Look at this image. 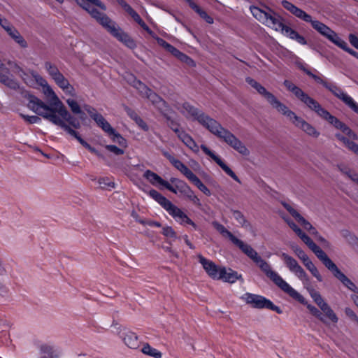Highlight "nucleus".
<instances>
[{
	"instance_id": "obj_60",
	"label": "nucleus",
	"mask_w": 358,
	"mask_h": 358,
	"mask_svg": "<svg viewBox=\"0 0 358 358\" xmlns=\"http://www.w3.org/2000/svg\"><path fill=\"white\" fill-rule=\"evenodd\" d=\"M138 24L157 41V38L159 37L156 36V34L147 26V24L143 20Z\"/></svg>"
},
{
	"instance_id": "obj_52",
	"label": "nucleus",
	"mask_w": 358,
	"mask_h": 358,
	"mask_svg": "<svg viewBox=\"0 0 358 358\" xmlns=\"http://www.w3.org/2000/svg\"><path fill=\"white\" fill-rule=\"evenodd\" d=\"M295 255L303 262L308 256L299 247L294 245L292 247Z\"/></svg>"
},
{
	"instance_id": "obj_1",
	"label": "nucleus",
	"mask_w": 358,
	"mask_h": 358,
	"mask_svg": "<svg viewBox=\"0 0 358 358\" xmlns=\"http://www.w3.org/2000/svg\"><path fill=\"white\" fill-rule=\"evenodd\" d=\"M36 79L38 85L42 87L43 93L50 106L45 104L34 95L26 93L24 97L28 101L27 107L52 124L60 127H64L69 131L70 130L67 128L66 122L75 128H79L80 126V121L69 113L48 82L43 77L36 76Z\"/></svg>"
},
{
	"instance_id": "obj_54",
	"label": "nucleus",
	"mask_w": 358,
	"mask_h": 358,
	"mask_svg": "<svg viewBox=\"0 0 358 358\" xmlns=\"http://www.w3.org/2000/svg\"><path fill=\"white\" fill-rule=\"evenodd\" d=\"M99 185L101 188H113L114 182L108 178H101L99 180Z\"/></svg>"
},
{
	"instance_id": "obj_64",
	"label": "nucleus",
	"mask_w": 358,
	"mask_h": 358,
	"mask_svg": "<svg viewBox=\"0 0 358 358\" xmlns=\"http://www.w3.org/2000/svg\"><path fill=\"white\" fill-rule=\"evenodd\" d=\"M138 24L157 41V38L159 37L156 36V34L147 26V24L143 20Z\"/></svg>"
},
{
	"instance_id": "obj_23",
	"label": "nucleus",
	"mask_w": 358,
	"mask_h": 358,
	"mask_svg": "<svg viewBox=\"0 0 358 358\" xmlns=\"http://www.w3.org/2000/svg\"><path fill=\"white\" fill-rule=\"evenodd\" d=\"M201 149L206 155L211 157L227 175L231 177L234 180L240 182L238 178L234 173V172L226 164H224V162L218 156H217L213 151L208 148L207 146L205 145H201Z\"/></svg>"
},
{
	"instance_id": "obj_12",
	"label": "nucleus",
	"mask_w": 358,
	"mask_h": 358,
	"mask_svg": "<svg viewBox=\"0 0 358 358\" xmlns=\"http://www.w3.org/2000/svg\"><path fill=\"white\" fill-rule=\"evenodd\" d=\"M170 181L171 184L168 182V185L166 187L168 190L176 194H179L180 196L192 202L194 205L198 206H201L199 199L195 195L193 190L185 182L176 178H171Z\"/></svg>"
},
{
	"instance_id": "obj_11",
	"label": "nucleus",
	"mask_w": 358,
	"mask_h": 358,
	"mask_svg": "<svg viewBox=\"0 0 358 358\" xmlns=\"http://www.w3.org/2000/svg\"><path fill=\"white\" fill-rule=\"evenodd\" d=\"M91 118L94 120L97 126L106 134L113 142L117 143L122 148L127 147V140L110 125L101 114L91 112Z\"/></svg>"
},
{
	"instance_id": "obj_46",
	"label": "nucleus",
	"mask_w": 358,
	"mask_h": 358,
	"mask_svg": "<svg viewBox=\"0 0 358 358\" xmlns=\"http://www.w3.org/2000/svg\"><path fill=\"white\" fill-rule=\"evenodd\" d=\"M20 48H27L28 47V43L24 37L21 35L19 31L15 34L11 38Z\"/></svg>"
},
{
	"instance_id": "obj_58",
	"label": "nucleus",
	"mask_w": 358,
	"mask_h": 358,
	"mask_svg": "<svg viewBox=\"0 0 358 358\" xmlns=\"http://www.w3.org/2000/svg\"><path fill=\"white\" fill-rule=\"evenodd\" d=\"M138 24L157 41V38L159 37L156 36V34L147 26V24L143 20Z\"/></svg>"
},
{
	"instance_id": "obj_30",
	"label": "nucleus",
	"mask_w": 358,
	"mask_h": 358,
	"mask_svg": "<svg viewBox=\"0 0 358 358\" xmlns=\"http://www.w3.org/2000/svg\"><path fill=\"white\" fill-rule=\"evenodd\" d=\"M40 353L43 358H59V353L51 345L43 344L40 346Z\"/></svg>"
},
{
	"instance_id": "obj_32",
	"label": "nucleus",
	"mask_w": 358,
	"mask_h": 358,
	"mask_svg": "<svg viewBox=\"0 0 358 358\" xmlns=\"http://www.w3.org/2000/svg\"><path fill=\"white\" fill-rule=\"evenodd\" d=\"M303 287L308 290L313 301L320 308H321L323 306V304L327 303V302H325L324 300L322 299L320 294L310 286V280L309 283L308 285H303Z\"/></svg>"
},
{
	"instance_id": "obj_14",
	"label": "nucleus",
	"mask_w": 358,
	"mask_h": 358,
	"mask_svg": "<svg viewBox=\"0 0 358 358\" xmlns=\"http://www.w3.org/2000/svg\"><path fill=\"white\" fill-rule=\"evenodd\" d=\"M310 109L314 110L322 118L327 120L336 128L341 129L343 133L348 135L350 138L353 139L357 138L356 134L353 133L349 127L341 122L338 118L331 115L327 110L323 108L317 101H315V104H313Z\"/></svg>"
},
{
	"instance_id": "obj_20",
	"label": "nucleus",
	"mask_w": 358,
	"mask_h": 358,
	"mask_svg": "<svg viewBox=\"0 0 358 358\" xmlns=\"http://www.w3.org/2000/svg\"><path fill=\"white\" fill-rule=\"evenodd\" d=\"M117 334L129 348L137 349L139 347L138 336L129 329L120 327L117 328Z\"/></svg>"
},
{
	"instance_id": "obj_24",
	"label": "nucleus",
	"mask_w": 358,
	"mask_h": 358,
	"mask_svg": "<svg viewBox=\"0 0 358 358\" xmlns=\"http://www.w3.org/2000/svg\"><path fill=\"white\" fill-rule=\"evenodd\" d=\"M0 83L12 90L19 88L18 83L13 78L9 69L0 62Z\"/></svg>"
},
{
	"instance_id": "obj_28",
	"label": "nucleus",
	"mask_w": 358,
	"mask_h": 358,
	"mask_svg": "<svg viewBox=\"0 0 358 358\" xmlns=\"http://www.w3.org/2000/svg\"><path fill=\"white\" fill-rule=\"evenodd\" d=\"M12 327V324L7 320H0V345H8L11 343L10 336V329Z\"/></svg>"
},
{
	"instance_id": "obj_53",
	"label": "nucleus",
	"mask_w": 358,
	"mask_h": 358,
	"mask_svg": "<svg viewBox=\"0 0 358 358\" xmlns=\"http://www.w3.org/2000/svg\"><path fill=\"white\" fill-rule=\"evenodd\" d=\"M178 59L181 61L182 62L187 64L189 66H194L195 63L189 56L187 55L182 53L181 55L179 57Z\"/></svg>"
},
{
	"instance_id": "obj_48",
	"label": "nucleus",
	"mask_w": 358,
	"mask_h": 358,
	"mask_svg": "<svg viewBox=\"0 0 358 358\" xmlns=\"http://www.w3.org/2000/svg\"><path fill=\"white\" fill-rule=\"evenodd\" d=\"M117 147L115 145H108L106 146V148L109 152L113 153L115 155H122L124 153V149L126 148H122L120 145Z\"/></svg>"
},
{
	"instance_id": "obj_6",
	"label": "nucleus",
	"mask_w": 358,
	"mask_h": 358,
	"mask_svg": "<svg viewBox=\"0 0 358 358\" xmlns=\"http://www.w3.org/2000/svg\"><path fill=\"white\" fill-rule=\"evenodd\" d=\"M106 6L99 0H91V17L94 18L107 31L129 49L136 48L135 41L115 22L109 18L104 11Z\"/></svg>"
},
{
	"instance_id": "obj_13",
	"label": "nucleus",
	"mask_w": 358,
	"mask_h": 358,
	"mask_svg": "<svg viewBox=\"0 0 358 358\" xmlns=\"http://www.w3.org/2000/svg\"><path fill=\"white\" fill-rule=\"evenodd\" d=\"M44 66L48 75L66 94L73 97H77L74 87L69 83V80L59 71L58 68L55 64L50 62H46L44 64Z\"/></svg>"
},
{
	"instance_id": "obj_39",
	"label": "nucleus",
	"mask_w": 358,
	"mask_h": 358,
	"mask_svg": "<svg viewBox=\"0 0 358 358\" xmlns=\"http://www.w3.org/2000/svg\"><path fill=\"white\" fill-rule=\"evenodd\" d=\"M141 352L148 356L155 358H161L162 353L157 349L152 348L148 343H144Z\"/></svg>"
},
{
	"instance_id": "obj_33",
	"label": "nucleus",
	"mask_w": 358,
	"mask_h": 358,
	"mask_svg": "<svg viewBox=\"0 0 358 358\" xmlns=\"http://www.w3.org/2000/svg\"><path fill=\"white\" fill-rule=\"evenodd\" d=\"M172 165L180 171L188 180L194 174L186 165L177 159L173 161Z\"/></svg>"
},
{
	"instance_id": "obj_44",
	"label": "nucleus",
	"mask_w": 358,
	"mask_h": 358,
	"mask_svg": "<svg viewBox=\"0 0 358 358\" xmlns=\"http://www.w3.org/2000/svg\"><path fill=\"white\" fill-rule=\"evenodd\" d=\"M280 216L288 226L297 234V236H299L303 232V231L289 217L283 214H280Z\"/></svg>"
},
{
	"instance_id": "obj_22",
	"label": "nucleus",
	"mask_w": 358,
	"mask_h": 358,
	"mask_svg": "<svg viewBox=\"0 0 358 358\" xmlns=\"http://www.w3.org/2000/svg\"><path fill=\"white\" fill-rule=\"evenodd\" d=\"M241 299L255 308H266L269 300L263 296L251 293L244 294Z\"/></svg>"
},
{
	"instance_id": "obj_19",
	"label": "nucleus",
	"mask_w": 358,
	"mask_h": 358,
	"mask_svg": "<svg viewBox=\"0 0 358 358\" xmlns=\"http://www.w3.org/2000/svg\"><path fill=\"white\" fill-rule=\"evenodd\" d=\"M298 236L315 254L317 257L323 263L324 265H325L331 260L327 255L319 246H317L303 231Z\"/></svg>"
},
{
	"instance_id": "obj_3",
	"label": "nucleus",
	"mask_w": 358,
	"mask_h": 358,
	"mask_svg": "<svg viewBox=\"0 0 358 358\" xmlns=\"http://www.w3.org/2000/svg\"><path fill=\"white\" fill-rule=\"evenodd\" d=\"M213 227L224 237L228 238L245 255L250 258L282 291L303 304H307L304 297L287 282L277 272L274 271L267 262L263 259L250 245L234 236L224 225L217 222L212 223Z\"/></svg>"
},
{
	"instance_id": "obj_9",
	"label": "nucleus",
	"mask_w": 358,
	"mask_h": 358,
	"mask_svg": "<svg viewBox=\"0 0 358 358\" xmlns=\"http://www.w3.org/2000/svg\"><path fill=\"white\" fill-rule=\"evenodd\" d=\"M250 11L252 15L260 22L277 31H280L283 35L291 39L294 40L299 34L298 32L289 27L285 25L282 23V18L271 10L266 12L258 7L251 6Z\"/></svg>"
},
{
	"instance_id": "obj_35",
	"label": "nucleus",
	"mask_w": 358,
	"mask_h": 358,
	"mask_svg": "<svg viewBox=\"0 0 358 358\" xmlns=\"http://www.w3.org/2000/svg\"><path fill=\"white\" fill-rule=\"evenodd\" d=\"M188 3L189 6L195 10L203 19H204L208 24H213V19L209 16L206 12L203 10L200 7L196 5L194 2H193L192 0H186Z\"/></svg>"
},
{
	"instance_id": "obj_50",
	"label": "nucleus",
	"mask_w": 358,
	"mask_h": 358,
	"mask_svg": "<svg viewBox=\"0 0 358 358\" xmlns=\"http://www.w3.org/2000/svg\"><path fill=\"white\" fill-rule=\"evenodd\" d=\"M307 308L309 310V311L313 315L317 317L322 322H325V320L322 317V313L316 307L310 304H307Z\"/></svg>"
},
{
	"instance_id": "obj_36",
	"label": "nucleus",
	"mask_w": 358,
	"mask_h": 358,
	"mask_svg": "<svg viewBox=\"0 0 358 358\" xmlns=\"http://www.w3.org/2000/svg\"><path fill=\"white\" fill-rule=\"evenodd\" d=\"M36 76L41 77L36 72L32 71L29 73H24L22 78L27 85L35 87L36 85H38V82L36 80Z\"/></svg>"
},
{
	"instance_id": "obj_26",
	"label": "nucleus",
	"mask_w": 358,
	"mask_h": 358,
	"mask_svg": "<svg viewBox=\"0 0 358 358\" xmlns=\"http://www.w3.org/2000/svg\"><path fill=\"white\" fill-rule=\"evenodd\" d=\"M172 129L176 132L178 137L181 141L189 148L192 152L198 153L199 151V146L194 141V140L185 131L180 130L177 127H172Z\"/></svg>"
},
{
	"instance_id": "obj_37",
	"label": "nucleus",
	"mask_w": 358,
	"mask_h": 358,
	"mask_svg": "<svg viewBox=\"0 0 358 358\" xmlns=\"http://www.w3.org/2000/svg\"><path fill=\"white\" fill-rule=\"evenodd\" d=\"M321 310L324 313L325 316L333 323H337L338 321V318L334 311L331 309V308L328 305V303L323 304V306L320 308Z\"/></svg>"
},
{
	"instance_id": "obj_7",
	"label": "nucleus",
	"mask_w": 358,
	"mask_h": 358,
	"mask_svg": "<svg viewBox=\"0 0 358 358\" xmlns=\"http://www.w3.org/2000/svg\"><path fill=\"white\" fill-rule=\"evenodd\" d=\"M282 6L289 11L292 15L306 22L311 23L312 27L317 30L321 35L326 37L331 42L337 46H342L341 38L338 35L329 27L317 20H313L312 17L306 13L301 8L296 7L291 2L283 0L282 1Z\"/></svg>"
},
{
	"instance_id": "obj_62",
	"label": "nucleus",
	"mask_w": 358,
	"mask_h": 358,
	"mask_svg": "<svg viewBox=\"0 0 358 358\" xmlns=\"http://www.w3.org/2000/svg\"><path fill=\"white\" fill-rule=\"evenodd\" d=\"M138 24L157 41V38L159 37L156 36V34L147 26V24L143 20Z\"/></svg>"
},
{
	"instance_id": "obj_42",
	"label": "nucleus",
	"mask_w": 358,
	"mask_h": 358,
	"mask_svg": "<svg viewBox=\"0 0 358 358\" xmlns=\"http://www.w3.org/2000/svg\"><path fill=\"white\" fill-rule=\"evenodd\" d=\"M0 26L10 38L18 31L7 19Z\"/></svg>"
},
{
	"instance_id": "obj_34",
	"label": "nucleus",
	"mask_w": 358,
	"mask_h": 358,
	"mask_svg": "<svg viewBox=\"0 0 358 358\" xmlns=\"http://www.w3.org/2000/svg\"><path fill=\"white\" fill-rule=\"evenodd\" d=\"M66 103L71 108V110L75 115H79L80 118L83 119L84 113H83L79 101L77 99L73 98H69L66 99Z\"/></svg>"
},
{
	"instance_id": "obj_56",
	"label": "nucleus",
	"mask_w": 358,
	"mask_h": 358,
	"mask_svg": "<svg viewBox=\"0 0 358 358\" xmlns=\"http://www.w3.org/2000/svg\"><path fill=\"white\" fill-rule=\"evenodd\" d=\"M341 43H343L342 46H338L340 48L344 50L345 51L348 52V53L358 59V52H355L352 49L349 48L348 47L347 43L343 39H341Z\"/></svg>"
},
{
	"instance_id": "obj_5",
	"label": "nucleus",
	"mask_w": 358,
	"mask_h": 358,
	"mask_svg": "<svg viewBox=\"0 0 358 358\" xmlns=\"http://www.w3.org/2000/svg\"><path fill=\"white\" fill-rule=\"evenodd\" d=\"M246 82L257 92L263 96L271 106L278 113L285 115L295 127L301 129L307 135L317 138L320 132L310 123L296 115L286 105L281 103L272 93L269 92L260 83L251 78H247Z\"/></svg>"
},
{
	"instance_id": "obj_18",
	"label": "nucleus",
	"mask_w": 358,
	"mask_h": 358,
	"mask_svg": "<svg viewBox=\"0 0 358 358\" xmlns=\"http://www.w3.org/2000/svg\"><path fill=\"white\" fill-rule=\"evenodd\" d=\"M325 88L329 90L335 96L344 102L354 112L358 114V104L350 95L334 84L328 83Z\"/></svg>"
},
{
	"instance_id": "obj_45",
	"label": "nucleus",
	"mask_w": 358,
	"mask_h": 358,
	"mask_svg": "<svg viewBox=\"0 0 358 358\" xmlns=\"http://www.w3.org/2000/svg\"><path fill=\"white\" fill-rule=\"evenodd\" d=\"M20 48H27L28 47V43L24 37L21 35L19 31L15 34L11 38Z\"/></svg>"
},
{
	"instance_id": "obj_57",
	"label": "nucleus",
	"mask_w": 358,
	"mask_h": 358,
	"mask_svg": "<svg viewBox=\"0 0 358 358\" xmlns=\"http://www.w3.org/2000/svg\"><path fill=\"white\" fill-rule=\"evenodd\" d=\"M345 145L350 150H352L353 152L357 154L358 155V145L355 143L350 141V140H348L346 141Z\"/></svg>"
},
{
	"instance_id": "obj_16",
	"label": "nucleus",
	"mask_w": 358,
	"mask_h": 358,
	"mask_svg": "<svg viewBox=\"0 0 358 358\" xmlns=\"http://www.w3.org/2000/svg\"><path fill=\"white\" fill-rule=\"evenodd\" d=\"M132 85L138 90L143 96L148 99L156 108L161 111L164 110V108L166 106V103L156 93L152 92L138 80L134 79Z\"/></svg>"
},
{
	"instance_id": "obj_31",
	"label": "nucleus",
	"mask_w": 358,
	"mask_h": 358,
	"mask_svg": "<svg viewBox=\"0 0 358 358\" xmlns=\"http://www.w3.org/2000/svg\"><path fill=\"white\" fill-rule=\"evenodd\" d=\"M303 265L306 268L310 271V273L315 277L319 282H322L323 280V278L318 271L317 268L313 263V262L308 257L303 262Z\"/></svg>"
},
{
	"instance_id": "obj_25",
	"label": "nucleus",
	"mask_w": 358,
	"mask_h": 358,
	"mask_svg": "<svg viewBox=\"0 0 358 358\" xmlns=\"http://www.w3.org/2000/svg\"><path fill=\"white\" fill-rule=\"evenodd\" d=\"M197 257L208 276L216 280L221 267L217 266L214 262L205 258L201 255H199Z\"/></svg>"
},
{
	"instance_id": "obj_41",
	"label": "nucleus",
	"mask_w": 358,
	"mask_h": 358,
	"mask_svg": "<svg viewBox=\"0 0 358 358\" xmlns=\"http://www.w3.org/2000/svg\"><path fill=\"white\" fill-rule=\"evenodd\" d=\"M297 222L303 227L305 230L310 231L311 234L315 235L316 236L318 235V232L315 229V228H314L313 225L308 220H306L302 215L299 217Z\"/></svg>"
},
{
	"instance_id": "obj_61",
	"label": "nucleus",
	"mask_w": 358,
	"mask_h": 358,
	"mask_svg": "<svg viewBox=\"0 0 358 358\" xmlns=\"http://www.w3.org/2000/svg\"><path fill=\"white\" fill-rule=\"evenodd\" d=\"M138 24L157 41V38L159 37L156 36V34L147 26V24L143 20Z\"/></svg>"
},
{
	"instance_id": "obj_10",
	"label": "nucleus",
	"mask_w": 358,
	"mask_h": 358,
	"mask_svg": "<svg viewBox=\"0 0 358 358\" xmlns=\"http://www.w3.org/2000/svg\"><path fill=\"white\" fill-rule=\"evenodd\" d=\"M149 195L156 201L178 223L185 225L190 224L194 229L196 224L178 206L155 189L149 192Z\"/></svg>"
},
{
	"instance_id": "obj_29",
	"label": "nucleus",
	"mask_w": 358,
	"mask_h": 358,
	"mask_svg": "<svg viewBox=\"0 0 358 358\" xmlns=\"http://www.w3.org/2000/svg\"><path fill=\"white\" fill-rule=\"evenodd\" d=\"M144 178L148 180L152 185L158 187L163 186L166 188L168 182L162 179L159 175L150 170L144 172Z\"/></svg>"
},
{
	"instance_id": "obj_15",
	"label": "nucleus",
	"mask_w": 358,
	"mask_h": 358,
	"mask_svg": "<svg viewBox=\"0 0 358 358\" xmlns=\"http://www.w3.org/2000/svg\"><path fill=\"white\" fill-rule=\"evenodd\" d=\"M280 257L289 271L294 273L301 281L303 285H308L309 283L308 274L294 258L285 252L281 253Z\"/></svg>"
},
{
	"instance_id": "obj_51",
	"label": "nucleus",
	"mask_w": 358,
	"mask_h": 358,
	"mask_svg": "<svg viewBox=\"0 0 358 358\" xmlns=\"http://www.w3.org/2000/svg\"><path fill=\"white\" fill-rule=\"evenodd\" d=\"M232 217L234 218L241 225L243 226L245 223V219L243 215L238 210H234L232 212Z\"/></svg>"
},
{
	"instance_id": "obj_55",
	"label": "nucleus",
	"mask_w": 358,
	"mask_h": 358,
	"mask_svg": "<svg viewBox=\"0 0 358 358\" xmlns=\"http://www.w3.org/2000/svg\"><path fill=\"white\" fill-rule=\"evenodd\" d=\"M21 116L26 122H27L30 124H36V123H38L41 122V119L38 116H36V115L29 116V115H25L21 114Z\"/></svg>"
},
{
	"instance_id": "obj_49",
	"label": "nucleus",
	"mask_w": 358,
	"mask_h": 358,
	"mask_svg": "<svg viewBox=\"0 0 358 358\" xmlns=\"http://www.w3.org/2000/svg\"><path fill=\"white\" fill-rule=\"evenodd\" d=\"M162 234L169 238L176 239L177 235L171 227L166 226L162 228Z\"/></svg>"
},
{
	"instance_id": "obj_63",
	"label": "nucleus",
	"mask_w": 358,
	"mask_h": 358,
	"mask_svg": "<svg viewBox=\"0 0 358 358\" xmlns=\"http://www.w3.org/2000/svg\"><path fill=\"white\" fill-rule=\"evenodd\" d=\"M138 24L157 41V38L159 37L156 36V34L147 26V24L143 20Z\"/></svg>"
},
{
	"instance_id": "obj_8",
	"label": "nucleus",
	"mask_w": 358,
	"mask_h": 358,
	"mask_svg": "<svg viewBox=\"0 0 358 358\" xmlns=\"http://www.w3.org/2000/svg\"><path fill=\"white\" fill-rule=\"evenodd\" d=\"M282 6L289 11L292 15L306 22L311 23L312 27L317 30L321 35L326 37L331 42L337 46H342L341 38L338 35L329 27L317 20H313L312 17L306 13L301 8L296 7L291 2L283 0L282 1Z\"/></svg>"
},
{
	"instance_id": "obj_59",
	"label": "nucleus",
	"mask_w": 358,
	"mask_h": 358,
	"mask_svg": "<svg viewBox=\"0 0 358 358\" xmlns=\"http://www.w3.org/2000/svg\"><path fill=\"white\" fill-rule=\"evenodd\" d=\"M138 24L157 41V38L159 37L156 36V34L147 26V24L143 20Z\"/></svg>"
},
{
	"instance_id": "obj_21",
	"label": "nucleus",
	"mask_w": 358,
	"mask_h": 358,
	"mask_svg": "<svg viewBox=\"0 0 358 358\" xmlns=\"http://www.w3.org/2000/svg\"><path fill=\"white\" fill-rule=\"evenodd\" d=\"M284 85L309 108H310L313 104H315L316 101L315 99L309 96L301 89L296 86L292 82L286 80L284 81Z\"/></svg>"
},
{
	"instance_id": "obj_43",
	"label": "nucleus",
	"mask_w": 358,
	"mask_h": 358,
	"mask_svg": "<svg viewBox=\"0 0 358 358\" xmlns=\"http://www.w3.org/2000/svg\"><path fill=\"white\" fill-rule=\"evenodd\" d=\"M281 204L296 221L301 216L298 210L292 204L285 201H282Z\"/></svg>"
},
{
	"instance_id": "obj_4",
	"label": "nucleus",
	"mask_w": 358,
	"mask_h": 358,
	"mask_svg": "<svg viewBox=\"0 0 358 358\" xmlns=\"http://www.w3.org/2000/svg\"><path fill=\"white\" fill-rule=\"evenodd\" d=\"M180 110L186 117L196 120L200 124L209 130L210 132L222 140L239 154L243 156L249 155L250 151L245 144L231 131L224 128L215 120L201 113L197 108L187 103H185Z\"/></svg>"
},
{
	"instance_id": "obj_2",
	"label": "nucleus",
	"mask_w": 358,
	"mask_h": 358,
	"mask_svg": "<svg viewBox=\"0 0 358 358\" xmlns=\"http://www.w3.org/2000/svg\"><path fill=\"white\" fill-rule=\"evenodd\" d=\"M36 79L38 85L42 87L43 93L50 106L45 104L34 95L26 93L24 97L28 101L27 107L52 124L60 127H64L69 131L70 130L67 128L66 122L75 128H79L80 126V121L69 113L48 82L43 77L36 76Z\"/></svg>"
},
{
	"instance_id": "obj_38",
	"label": "nucleus",
	"mask_w": 358,
	"mask_h": 358,
	"mask_svg": "<svg viewBox=\"0 0 358 358\" xmlns=\"http://www.w3.org/2000/svg\"><path fill=\"white\" fill-rule=\"evenodd\" d=\"M191 181L196 187L201 191L203 194L207 196L210 195V191L209 189L201 181V180L194 174L189 180Z\"/></svg>"
},
{
	"instance_id": "obj_40",
	"label": "nucleus",
	"mask_w": 358,
	"mask_h": 358,
	"mask_svg": "<svg viewBox=\"0 0 358 358\" xmlns=\"http://www.w3.org/2000/svg\"><path fill=\"white\" fill-rule=\"evenodd\" d=\"M66 122V127L70 130L66 129L64 127H61L65 131H66L69 134L74 136L83 146L85 148H90V145L85 142L83 139L81 138L80 136L78 135V133L73 129H76L72 125H71L69 123Z\"/></svg>"
},
{
	"instance_id": "obj_17",
	"label": "nucleus",
	"mask_w": 358,
	"mask_h": 358,
	"mask_svg": "<svg viewBox=\"0 0 358 358\" xmlns=\"http://www.w3.org/2000/svg\"><path fill=\"white\" fill-rule=\"evenodd\" d=\"M324 266L332 273L335 278L343 283L345 287L355 293H358V287L338 268L331 259Z\"/></svg>"
},
{
	"instance_id": "obj_47",
	"label": "nucleus",
	"mask_w": 358,
	"mask_h": 358,
	"mask_svg": "<svg viewBox=\"0 0 358 358\" xmlns=\"http://www.w3.org/2000/svg\"><path fill=\"white\" fill-rule=\"evenodd\" d=\"M301 69L304 71L306 72V73L307 75H308L309 76H310L312 78H313L315 80V81L319 84H321L324 87H326V85H327L328 83L327 81H325L324 79H322L321 77L315 75V74H313V73H311L310 71H308V69H306L305 67L303 66H301Z\"/></svg>"
},
{
	"instance_id": "obj_27",
	"label": "nucleus",
	"mask_w": 358,
	"mask_h": 358,
	"mask_svg": "<svg viewBox=\"0 0 358 358\" xmlns=\"http://www.w3.org/2000/svg\"><path fill=\"white\" fill-rule=\"evenodd\" d=\"M219 271L220 272L216 280H222L224 282L234 283L237 280L241 278V275H238L237 272L231 270V268L221 267Z\"/></svg>"
}]
</instances>
